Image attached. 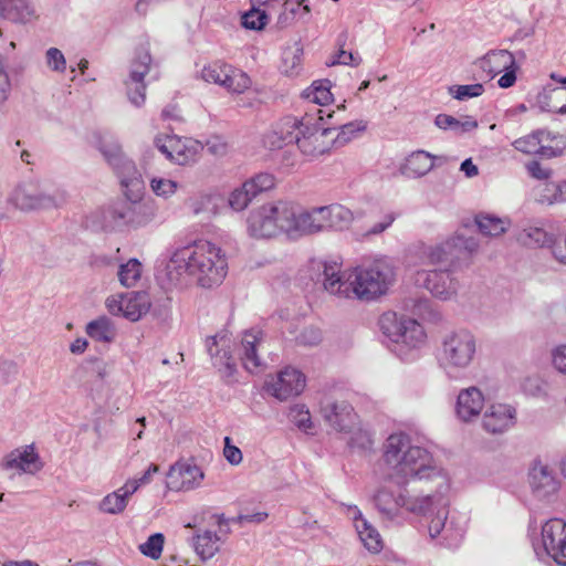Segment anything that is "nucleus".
<instances>
[{"label":"nucleus","instance_id":"9","mask_svg":"<svg viewBox=\"0 0 566 566\" xmlns=\"http://www.w3.org/2000/svg\"><path fill=\"white\" fill-rule=\"evenodd\" d=\"M539 558L551 557L560 566H566V522L552 518L542 526V548H534Z\"/></svg>","mask_w":566,"mask_h":566},{"label":"nucleus","instance_id":"42","mask_svg":"<svg viewBox=\"0 0 566 566\" xmlns=\"http://www.w3.org/2000/svg\"><path fill=\"white\" fill-rule=\"evenodd\" d=\"M271 13L272 11L266 9L251 7L250 10L242 14L241 24L248 30L261 31L269 23Z\"/></svg>","mask_w":566,"mask_h":566},{"label":"nucleus","instance_id":"49","mask_svg":"<svg viewBox=\"0 0 566 566\" xmlns=\"http://www.w3.org/2000/svg\"><path fill=\"white\" fill-rule=\"evenodd\" d=\"M484 93V85L481 83L469 85H452L449 87V94L459 101L479 97Z\"/></svg>","mask_w":566,"mask_h":566},{"label":"nucleus","instance_id":"58","mask_svg":"<svg viewBox=\"0 0 566 566\" xmlns=\"http://www.w3.org/2000/svg\"><path fill=\"white\" fill-rule=\"evenodd\" d=\"M366 129V125L360 122H352L342 126L340 132L333 142H349L352 138H356V133Z\"/></svg>","mask_w":566,"mask_h":566},{"label":"nucleus","instance_id":"53","mask_svg":"<svg viewBox=\"0 0 566 566\" xmlns=\"http://www.w3.org/2000/svg\"><path fill=\"white\" fill-rule=\"evenodd\" d=\"M150 188L156 196L169 198L177 191L178 184L166 178H153L150 180Z\"/></svg>","mask_w":566,"mask_h":566},{"label":"nucleus","instance_id":"55","mask_svg":"<svg viewBox=\"0 0 566 566\" xmlns=\"http://www.w3.org/2000/svg\"><path fill=\"white\" fill-rule=\"evenodd\" d=\"M450 240L451 242H453V248L458 252L459 259L461 258L462 251H465L467 253L471 254L475 252L479 248V242L473 237L465 238L461 234H457L450 238Z\"/></svg>","mask_w":566,"mask_h":566},{"label":"nucleus","instance_id":"41","mask_svg":"<svg viewBox=\"0 0 566 566\" xmlns=\"http://www.w3.org/2000/svg\"><path fill=\"white\" fill-rule=\"evenodd\" d=\"M475 223L484 235L497 237L507 230L509 221L491 214H479Z\"/></svg>","mask_w":566,"mask_h":566},{"label":"nucleus","instance_id":"5","mask_svg":"<svg viewBox=\"0 0 566 566\" xmlns=\"http://www.w3.org/2000/svg\"><path fill=\"white\" fill-rule=\"evenodd\" d=\"M67 192L62 188L50 190L39 180L19 182L7 197V205L14 210L30 213L62 208L67 202Z\"/></svg>","mask_w":566,"mask_h":566},{"label":"nucleus","instance_id":"59","mask_svg":"<svg viewBox=\"0 0 566 566\" xmlns=\"http://www.w3.org/2000/svg\"><path fill=\"white\" fill-rule=\"evenodd\" d=\"M322 340V332L314 326L305 327L297 336V343L304 346H315Z\"/></svg>","mask_w":566,"mask_h":566},{"label":"nucleus","instance_id":"2","mask_svg":"<svg viewBox=\"0 0 566 566\" xmlns=\"http://www.w3.org/2000/svg\"><path fill=\"white\" fill-rule=\"evenodd\" d=\"M324 289L332 295L373 300L385 294L395 280V272L387 259L357 266L345 276L337 262L323 263Z\"/></svg>","mask_w":566,"mask_h":566},{"label":"nucleus","instance_id":"24","mask_svg":"<svg viewBox=\"0 0 566 566\" xmlns=\"http://www.w3.org/2000/svg\"><path fill=\"white\" fill-rule=\"evenodd\" d=\"M423 258L427 263L438 265L439 268L454 269L455 261L459 260V254L453 248V242L450 239L424 249Z\"/></svg>","mask_w":566,"mask_h":566},{"label":"nucleus","instance_id":"30","mask_svg":"<svg viewBox=\"0 0 566 566\" xmlns=\"http://www.w3.org/2000/svg\"><path fill=\"white\" fill-rule=\"evenodd\" d=\"M259 343L260 338L254 332H245L241 340L240 358L243 367L250 373H258L263 367L256 354Z\"/></svg>","mask_w":566,"mask_h":566},{"label":"nucleus","instance_id":"13","mask_svg":"<svg viewBox=\"0 0 566 566\" xmlns=\"http://www.w3.org/2000/svg\"><path fill=\"white\" fill-rule=\"evenodd\" d=\"M321 413L336 431L349 432L355 426L356 415L353 407L345 400L324 399L321 403Z\"/></svg>","mask_w":566,"mask_h":566},{"label":"nucleus","instance_id":"43","mask_svg":"<svg viewBox=\"0 0 566 566\" xmlns=\"http://www.w3.org/2000/svg\"><path fill=\"white\" fill-rule=\"evenodd\" d=\"M251 85L250 77L238 70L227 71L222 77L221 86L232 93H243Z\"/></svg>","mask_w":566,"mask_h":566},{"label":"nucleus","instance_id":"54","mask_svg":"<svg viewBox=\"0 0 566 566\" xmlns=\"http://www.w3.org/2000/svg\"><path fill=\"white\" fill-rule=\"evenodd\" d=\"M46 65L54 72L63 73L66 70V61L61 50L50 48L45 53Z\"/></svg>","mask_w":566,"mask_h":566},{"label":"nucleus","instance_id":"57","mask_svg":"<svg viewBox=\"0 0 566 566\" xmlns=\"http://www.w3.org/2000/svg\"><path fill=\"white\" fill-rule=\"evenodd\" d=\"M329 151L331 147L326 146V144H319L318 146L316 144H300V154L305 160H314Z\"/></svg>","mask_w":566,"mask_h":566},{"label":"nucleus","instance_id":"8","mask_svg":"<svg viewBox=\"0 0 566 566\" xmlns=\"http://www.w3.org/2000/svg\"><path fill=\"white\" fill-rule=\"evenodd\" d=\"M379 327L392 343L402 344L409 348H416L424 343L423 327L409 317H398L394 312H386L379 318Z\"/></svg>","mask_w":566,"mask_h":566},{"label":"nucleus","instance_id":"56","mask_svg":"<svg viewBox=\"0 0 566 566\" xmlns=\"http://www.w3.org/2000/svg\"><path fill=\"white\" fill-rule=\"evenodd\" d=\"M292 421L297 428L307 431L312 428V420L310 411L304 409V406H295L290 411Z\"/></svg>","mask_w":566,"mask_h":566},{"label":"nucleus","instance_id":"22","mask_svg":"<svg viewBox=\"0 0 566 566\" xmlns=\"http://www.w3.org/2000/svg\"><path fill=\"white\" fill-rule=\"evenodd\" d=\"M203 149V144H160L158 150L178 165L196 163Z\"/></svg>","mask_w":566,"mask_h":566},{"label":"nucleus","instance_id":"32","mask_svg":"<svg viewBox=\"0 0 566 566\" xmlns=\"http://www.w3.org/2000/svg\"><path fill=\"white\" fill-rule=\"evenodd\" d=\"M536 202L541 205H556L566 201V180L545 181L534 189Z\"/></svg>","mask_w":566,"mask_h":566},{"label":"nucleus","instance_id":"37","mask_svg":"<svg viewBox=\"0 0 566 566\" xmlns=\"http://www.w3.org/2000/svg\"><path fill=\"white\" fill-rule=\"evenodd\" d=\"M161 119L168 123L165 133L158 134L154 142H166L167 139H175L181 142L182 137L175 133L177 127L172 126L171 123L181 124L182 117L177 105H168L161 111Z\"/></svg>","mask_w":566,"mask_h":566},{"label":"nucleus","instance_id":"47","mask_svg":"<svg viewBox=\"0 0 566 566\" xmlns=\"http://www.w3.org/2000/svg\"><path fill=\"white\" fill-rule=\"evenodd\" d=\"M347 31L342 32L337 38L338 52L334 55L331 65L343 64L358 66L361 63V57L358 54L345 51L343 48L347 41Z\"/></svg>","mask_w":566,"mask_h":566},{"label":"nucleus","instance_id":"27","mask_svg":"<svg viewBox=\"0 0 566 566\" xmlns=\"http://www.w3.org/2000/svg\"><path fill=\"white\" fill-rule=\"evenodd\" d=\"M353 514L355 528L363 545L370 553H379L382 549V539L379 532L363 517L360 511L356 506L353 509Z\"/></svg>","mask_w":566,"mask_h":566},{"label":"nucleus","instance_id":"1","mask_svg":"<svg viewBox=\"0 0 566 566\" xmlns=\"http://www.w3.org/2000/svg\"><path fill=\"white\" fill-rule=\"evenodd\" d=\"M98 151L120 179L126 197L125 201L103 211V227L114 230L123 226L140 228L150 223L156 208L154 202L143 200L145 186L135 163L123 153L119 144H98Z\"/></svg>","mask_w":566,"mask_h":566},{"label":"nucleus","instance_id":"10","mask_svg":"<svg viewBox=\"0 0 566 566\" xmlns=\"http://www.w3.org/2000/svg\"><path fill=\"white\" fill-rule=\"evenodd\" d=\"M415 282L441 300L451 298L459 289V281L454 276L453 269L450 268L420 270L415 275Z\"/></svg>","mask_w":566,"mask_h":566},{"label":"nucleus","instance_id":"6","mask_svg":"<svg viewBox=\"0 0 566 566\" xmlns=\"http://www.w3.org/2000/svg\"><path fill=\"white\" fill-rule=\"evenodd\" d=\"M374 503L384 518L392 521L399 517L403 510L416 515H426L433 504V499L411 496L406 488H398L395 491L388 486H381L374 495Z\"/></svg>","mask_w":566,"mask_h":566},{"label":"nucleus","instance_id":"14","mask_svg":"<svg viewBox=\"0 0 566 566\" xmlns=\"http://www.w3.org/2000/svg\"><path fill=\"white\" fill-rule=\"evenodd\" d=\"M316 130V126L311 124L310 118L297 120L287 116L275 124L272 138L275 139L274 142H301L310 139Z\"/></svg>","mask_w":566,"mask_h":566},{"label":"nucleus","instance_id":"46","mask_svg":"<svg viewBox=\"0 0 566 566\" xmlns=\"http://www.w3.org/2000/svg\"><path fill=\"white\" fill-rule=\"evenodd\" d=\"M520 146L516 149L526 153L534 154L538 156L541 159H551L557 156H562L566 151V146L559 148H554L544 144H518Z\"/></svg>","mask_w":566,"mask_h":566},{"label":"nucleus","instance_id":"44","mask_svg":"<svg viewBox=\"0 0 566 566\" xmlns=\"http://www.w3.org/2000/svg\"><path fill=\"white\" fill-rule=\"evenodd\" d=\"M142 263L137 259H130L122 264L118 270V279L122 285L126 287L134 286L140 279Z\"/></svg>","mask_w":566,"mask_h":566},{"label":"nucleus","instance_id":"29","mask_svg":"<svg viewBox=\"0 0 566 566\" xmlns=\"http://www.w3.org/2000/svg\"><path fill=\"white\" fill-rule=\"evenodd\" d=\"M517 243L526 248L552 247L555 242L554 235L536 224H527L514 234Z\"/></svg>","mask_w":566,"mask_h":566},{"label":"nucleus","instance_id":"16","mask_svg":"<svg viewBox=\"0 0 566 566\" xmlns=\"http://www.w3.org/2000/svg\"><path fill=\"white\" fill-rule=\"evenodd\" d=\"M484 401L483 392L475 386L460 390L455 405L457 417L464 422L475 420L483 409Z\"/></svg>","mask_w":566,"mask_h":566},{"label":"nucleus","instance_id":"7","mask_svg":"<svg viewBox=\"0 0 566 566\" xmlns=\"http://www.w3.org/2000/svg\"><path fill=\"white\" fill-rule=\"evenodd\" d=\"M476 349V338L470 331H454L443 337L439 359L446 369L463 370L474 360Z\"/></svg>","mask_w":566,"mask_h":566},{"label":"nucleus","instance_id":"31","mask_svg":"<svg viewBox=\"0 0 566 566\" xmlns=\"http://www.w3.org/2000/svg\"><path fill=\"white\" fill-rule=\"evenodd\" d=\"M123 315L132 322L138 321L150 308V298L146 292H133L122 296Z\"/></svg>","mask_w":566,"mask_h":566},{"label":"nucleus","instance_id":"60","mask_svg":"<svg viewBox=\"0 0 566 566\" xmlns=\"http://www.w3.org/2000/svg\"><path fill=\"white\" fill-rule=\"evenodd\" d=\"M223 455L227 461L232 465H238L242 462V451L231 443V438H224Z\"/></svg>","mask_w":566,"mask_h":566},{"label":"nucleus","instance_id":"50","mask_svg":"<svg viewBox=\"0 0 566 566\" xmlns=\"http://www.w3.org/2000/svg\"><path fill=\"white\" fill-rule=\"evenodd\" d=\"M164 542V535L161 533H155L139 546V549L145 556H148L153 559H158L163 552Z\"/></svg>","mask_w":566,"mask_h":566},{"label":"nucleus","instance_id":"34","mask_svg":"<svg viewBox=\"0 0 566 566\" xmlns=\"http://www.w3.org/2000/svg\"><path fill=\"white\" fill-rule=\"evenodd\" d=\"M430 496L433 499V504L429 507L427 514L433 511H437V513L436 516L430 521L428 530L430 537L436 538L441 534L446 525L448 517V500L441 492H437Z\"/></svg>","mask_w":566,"mask_h":566},{"label":"nucleus","instance_id":"51","mask_svg":"<svg viewBox=\"0 0 566 566\" xmlns=\"http://www.w3.org/2000/svg\"><path fill=\"white\" fill-rule=\"evenodd\" d=\"M254 197L243 184L240 188L234 189L229 197V205L235 211L244 210Z\"/></svg>","mask_w":566,"mask_h":566},{"label":"nucleus","instance_id":"61","mask_svg":"<svg viewBox=\"0 0 566 566\" xmlns=\"http://www.w3.org/2000/svg\"><path fill=\"white\" fill-rule=\"evenodd\" d=\"M527 172L535 179L547 180L551 176V170L542 167V165L533 159L526 164Z\"/></svg>","mask_w":566,"mask_h":566},{"label":"nucleus","instance_id":"64","mask_svg":"<svg viewBox=\"0 0 566 566\" xmlns=\"http://www.w3.org/2000/svg\"><path fill=\"white\" fill-rule=\"evenodd\" d=\"M553 364L555 368L566 374V345H560L553 352Z\"/></svg>","mask_w":566,"mask_h":566},{"label":"nucleus","instance_id":"52","mask_svg":"<svg viewBox=\"0 0 566 566\" xmlns=\"http://www.w3.org/2000/svg\"><path fill=\"white\" fill-rule=\"evenodd\" d=\"M227 71H231L230 65L213 63L202 69L201 76L208 83L221 85Z\"/></svg>","mask_w":566,"mask_h":566},{"label":"nucleus","instance_id":"28","mask_svg":"<svg viewBox=\"0 0 566 566\" xmlns=\"http://www.w3.org/2000/svg\"><path fill=\"white\" fill-rule=\"evenodd\" d=\"M479 66L491 77L515 67L514 55L507 50H491L478 61Z\"/></svg>","mask_w":566,"mask_h":566},{"label":"nucleus","instance_id":"21","mask_svg":"<svg viewBox=\"0 0 566 566\" xmlns=\"http://www.w3.org/2000/svg\"><path fill=\"white\" fill-rule=\"evenodd\" d=\"M528 478L531 488L538 497H546L558 490V482L547 465L535 463Z\"/></svg>","mask_w":566,"mask_h":566},{"label":"nucleus","instance_id":"3","mask_svg":"<svg viewBox=\"0 0 566 566\" xmlns=\"http://www.w3.org/2000/svg\"><path fill=\"white\" fill-rule=\"evenodd\" d=\"M384 461L390 470V480L398 485L413 479H440L444 483L441 470L433 463L431 454L426 449L413 446L406 433H392L387 438Z\"/></svg>","mask_w":566,"mask_h":566},{"label":"nucleus","instance_id":"48","mask_svg":"<svg viewBox=\"0 0 566 566\" xmlns=\"http://www.w3.org/2000/svg\"><path fill=\"white\" fill-rule=\"evenodd\" d=\"M244 184L250 193L256 197L261 192L271 190L275 186V178L271 174L261 172L248 179Z\"/></svg>","mask_w":566,"mask_h":566},{"label":"nucleus","instance_id":"40","mask_svg":"<svg viewBox=\"0 0 566 566\" xmlns=\"http://www.w3.org/2000/svg\"><path fill=\"white\" fill-rule=\"evenodd\" d=\"M86 333L91 338L105 343L112 342L115 337V329L105 316L90 322L86 326Z\"/></svg>","mask_w":566,"mask_h":566},{"label":"nucleus","instance_id":"33","mask_svg":"<svg viewBox=\"0 0 566 566\" xmlns=\"http://www.w3.org/2000/svg\"><path fill=\"white\" fill-rule=\"evenodd\" d=\"M322 212L325 231L347 229L354 219L353 212L342 205L323 206Z\"/></svg>","mask_w":566,"mask_h":566},{"label":"nucleus","instance_id":"26","mask_svg":"<svg viewBox=\"0 0 566 566\" xmlns=\"http://www.w3.org/2000/svg\"><path fill=\"white\" fill-rule=\"evenodd\" d=\"M323 207H316L311 210H301L298 208L294 234L308 235L325 231Z\"/></svg>","mask_w":566,"mask_h":566},{"label":"nucleus","instance_id":"62","mask_svg":"<svg viewBox=\"0 0 566 566\" xmlns=\"http://www.w3.org/2000/svg\"><path fill=\"white\" fill-rule=\"evenodd\" d=\"M17 375V366L13 363L0 364V387L13 381Z\"/></svg>","mask_w":566,"mask_h":566},{"label":"nucleus","instance_id":"4","mask_svg":"<svg viewBox=\"0 0 566 566\" xmlns=\"http://www.w3.org/2000/svg\"><path fill=\"white\" fill-rule=\"evenodd\" d=\"M168 274L174 280L178 276L193 277L202 287L220 284L227 275L228 263L221 249L209 241H197L192 245L177 250L167 266ZM182 281V277H177Z\"/></svg>","mask_w":566,"mask_h":566},{"label":"nucleus","instance_id":"35","mask_svg":"<svg viewBox=\"0 0 566 566\" xmlns=\"http://www.w3.org/2000/svg\"><path fill=\"white\" fill-rule=\"evenodd\" d=\"M34 17V9L28 0H7L3 18L25 23Z\"/></svg>","mask_w":566,"mask_h":566},{"label":"nucleus","instance_id":"17","mask_svg":"<svg viewBox=\"0 0 566 566\" xmlns=\"http://www.w3.org/2000/svg\"><path fill=\"white\" fill-rule=\"evenodd\" d=\"M224 345L226 336L214 335L207 340L208 352L213 359V365L227 382H232L237 367L230 352L223 348Z\"/></svg>","mask_w":566,"mask_h":566},{"label":"nucleus","instance_id":"45","mask_svg":"<svg viewBox=\"0 0 566 566\" xmlns=\"http://www.w3.org/2000/svg\"><path fill=\"white\" fill-rule=\"evenodd\" d=\"M128 501L129 500L117 489L104 496L99 503V510L112 515L120 514L126 509Z\"/></svg>","mask_w":566,"mask_h":566},{"label":"nucleus","instance_id":"11","mask_svg":"<svg viewBox=\"0 0 566 566\" xmlns=\"http://www.w3.org/2000/svg\"><path fill=\"white\" fill-rule=\"evenodd\" d=\"M151 55L148 45H140L130 64L129 76L125 81L127 97L135 106H142L146 99L145 75L149 72Z\"/></svg>","mask_w":566,"mask_h":566},{"label":"nucleus","instance_id":"23","mask_svg":"<svg viewBox=\"0 0 566 566\" xmlns=\"http://www.w3.org/2000/svg\"><path fill=\"white\" fill-rule=\"evenodd\" d=\"M269 212L273 213V220L277 227L279 233L283 231L293 235L298 207L292 201L282 200L269 203Z\"/></svg>","mask_w":566,"mask_h":566},{"label":"nucleus","instance_id":"18","mask_svg":"<svg viewBox=\"0 0 566 566\" xmlns=\"http://www.w3.org/2000/svg\"><path fill=\"white\" fill-rule=\"evenodd\" d=\"M4 468L8 470H17L19 472L34 474L41 470L38 453L32 446H27L23 450H14L6 457Z\"/></svg>","mask_w":566,"mask_h":566},{"label":"nucleus","instance_id":"38","mask_svg":"<svg viewBox=\"0 0 566 566\" xmlns=\"http://www.w3.org/2000/svg\"><path fill=\"white\" fill-rule=\"evenodd\" d=\"M300 158V144H277V147L271 149V159L284 167L295 166Z\"/></svg>","mask_w":566,"mask_h":566},{"label":"nucleus","instance_id":"15","mask_svg":"<svg viewBox=\"0 0 566 566\" xmlns=\"http://www.w3.org/2000/svg\"><path fill=\"white\" fill-rule=\"evenodd\" d=\"M516 422V409L507 403L490 405L482 419L485 431L497 434L510 430Z\"/></svg>","mask_w":566,"mask_h":566},{"label":"nucleus","instance_id":"39","mask_svg":"<svg viewBox=\"0 0 566 566\" xmlns=\"http://www.w3.org/2000/svg\"><path fill=\"white\" fill-rule=\"evenodd\" d=\"M219 536L211 531L197 535L195 542L196 553L202 560L212 558L219 551Z\"/></svg>","mask_w":566,"mask_h":566},{"label":"nucleus","instance_id":"12","mask_svg":"<svg viewBox=\"0 0 566 566\" xmlns=\"http://www.w3.org/2000/svg\"><path fill=\"white\" fill-rule=\"evenodd\" d=\"M304 387L305 376L294 368H285L265 382L266 391L282 401L300 395Z\"/></svg>","mask_w":566,"mask_h":566},{"label":"nucleus","instance_id":"25","mask_svg":"<svg viewBox=\"0 0 566 566\" xmlns=\"http://www.w3.org/2000/svg\"><path fill=\"white\" fill-rule=\"evenodd\" d=\"M437 157L424 150L412 151L400 167V172L408 178H419L434 166Z\"/></svg>","mask_w":566,"mask_h":566},{"label":"nucleus","instance_id":"19","mask_svg":"<svg viewBox=\"0 0 566 566\" xmlns=\"http://www.w3.org/2000/svg\"><path fill=\"white\" fill-rule=\"evenodd\" d=\"M269 205H264L252 211L248 218L249 233L254 238H272L279 231L273 220V213L269 212Z\"/></svg>","mask_w":566,"mask_h":566},{"label":"nucleus","instance_id":"20","mask_svg":"<svg viewBox=\"0 0 566 566\" xmlns=\"http://www.w3.org/2000/svg\"><path fill=\"white\" fill-rule=\"evenodd\" d=\"M168 478L172 489L191 490L203 479V473L195 464L177 463L170 468Z\"/></svg>","mask_w":566,"mask_h":566},{"label":"nucleus","instance_id":"36","mask_svg":"<svg viewBox=\"0 0 566 566\" xmlns=\"http://www.w3.org/2000/svg\"><path fill=\"white\" fill-rule=\"evenodd\" d=\"M302 96L313 104L321 106L328 105L333 101L331 81H314L313 84L302 93Z\"/></svg>","mask_w":566,"mask_h":566},{"label":"nucleus","instance_id":"63","mask_svg":"<svg viewBox=\"0 0 566 566\" xmlns=\"http://www.w3.org/2000/svg\"><path fill=\"white\" fill-rule=\"evenodd\" d=\"M10 87L9 75L6 71L3 59L0 55V106L4 103L8 97V91Z\"/></svg>","mask_w":566,"mask_h":566}]
</instances>
